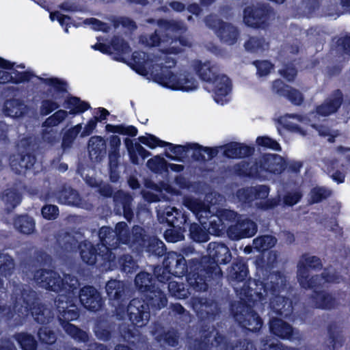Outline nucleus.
Returning a JSON list of instances; mask_svg holds the SVG:
<instances>
[{
  "mask_svg": "<svg viewBox=\"0 0 350 350\" xmlns=\"http://www.w3.org/2000/svg\"><path fill=\"white\" fill-rule=\"evenodd\" d=\"M286 276L280 271L270 272L262 280L249 278L240 290L243 299L230 305V312L239 327L252 333L260 331L263 321L253 309L258 304H269L275 314L290 317L293 311V301L280 295L286 288Z\"/></svg>",
  "mask_w": 350,
  "mask_h": 350,
  "instance_id": "nucleus-1",
  "label": "nucleus"
},
{
  "mask_svg": "<svg viewBox=\"0 0 350 350\" xmlns=\"http://www.w3.org/2000/svg\"><path fill=\"white\" fill-rule=\"evenodd\" d=\"M208 254L191 262V275L195 286L207 291L209 288L219 284L223 277L219 265H226L232 260L229 247L224 243L211 242L208 245Z\"/></svg>",
  "mask_w": 350,
  "mask_h": 350,
  "instance_id": "nucleus-2",
  "label": "nucleus"
},
{
  "mask_svg": "<svg viewBox=\"0 0 350 350\" xmlns=\"http://www.w3.org/2000/svg\"><path fill=\"white\" fill-rule=\"evenodd\" d=\"M116 230L120 241L129 244L131 248L139 255L145 252L149 256L161 257L166 253L165 243L155 236L147 235L144 229L139 226L133 227L131 235L124 221L118 222Z\"/></svg>",
  "mask_w": 350,
  "mask_h": 350,
  "instance_id": "nucleus-3",
  "label": "nucleus"
},
{
  "mask_svg": "<svg viewBox=\"0 0 350 350\" xmlns=\"http://www.w3.org/2000/svg\"><path fill=\"white\" fill-rule=\"evenodd\" d=\"M163 256L162 266L155 265L152 269L154 276L159 282L165 284L171 279L172 276L178 278L185 276L187 284L189 285L191 290L204 291L203 288L196 286L193 279L191 280V262L198 260V258L187 260L182 254L173 251L166 252Z\"/></svg>",
  "mask_w": 350,
  "mask_h": 350,
  "instance_id": "nucleus-4",
  "label": "nucleus"
},
{
  "mask_svg": "<svg viewBox=\"0 0 350 350\" xmlns=\"http://www.w3.org/2000/svg\"><path fill=\"white\" fill-rule=\"evenodd\" d=\"M77 297L61 294L55 299L57 318L65 332L79 342H87L89 335L85 332L70 323L79 317V310L76 305Z\"/></svg>",
  "mask_w": 350,
  "mask_h": 350,
  "instance_id": "nucleus-5",
  "label": "nucleus"
},
{
  "mask_svg": "<svg viewBox=\"0 0 350 350\" xmlns=\"http://www.w3.org/2000/svg\"><path fill=\"white\" fill-rule=\"evenodd\" d=\"M22 303L16 306L19 320L16 325H23L29 317L40 325H46L53 319V313L44 304L40 302L35 291L23 290L21 292Z\"/></svg>",
  "mask_w": 350,
  "mask_h": 350,
  "instance_id": "nucleus-6",
  "label": "nucleus"
},
{
  "mask_svg": "<svg viewBox=\"0 0 350 350\" xmlns=\"http://www.w3.org/2000/svg\"><path fill=\"white\" fill-rule=\"evenodd\" d=\"M107 232L109 233V228L102 227L99 230V238L104 247V250L98 252V249L91 242L85 241L79 245L80 256L82 261L90 266L96 265L98 267L105 266L110 262L112 252L111 249L107 246L108 244L107 239Z\"/></svg>",
  "mask_w": 350,
  "mask_h": 350,
  "instance_id": "nucleus-7",
  "label": "nucleus"
},
{
  "mask_svg": "<svg viewBox=\"0 0 350 350\" xmlns=\"http://www.w3.org/2000/svg\"><path fill=\"white\" fill-rule=\"evenodd\" d=\"M146 271H141L135 278L134 283L142 297L157 308H164L167 304L165 293L156 284L157 278Z\"/></svg>",
  "mask_w": 350,
  "mask_h": 350,
  "instance_id": "nucleus-8",
  "label": "nucleus"
},
{
  "mask_svg": "<svg viewBox=\"0 0 350 350\" xmlns=\"http://www.w3.org/2000/svg\"><path fill=\"white\" fill-rule=\"evenodd\" d=\"M297 267V278L302 288L308 290L321 286L319 275L310 276L309 273V269L319 271L323 268V263L320 258L304 254L301 256Z\"/></svg>",
  "mask_w": 350,
  "mask_h": 350,
  "instance_id": "nucleus-9",
  "label": "nucleus"
},
{
  "mask_svg": "<svg viewBox=\"0 0 350 350\" xmlns=\"http://www.w3.org/2000/svg\"><path fill=\"white\" fill-rule=\"evenodd\" d=\"M105 290L111 305L115 308L116 316L123 318L130 299L129 288L123 281L111 279L106 283Z\"/></svg>",
  "mask_w": 350,
  "mask_h": 350,
  "instance_id": "nucleus-10",
  "label": "nucleus"
},
{
  "mask_svg": "<svg viewBox=\"0 0 350 350\" xmlns=\"http://www.w3.org/2000/svg\"><path fill=\"white\" fill-rule=\"evenodd\" d=\"M150 309L153 311L161 308L154 307L144 297L133 298L127 302L125 314L134 327H143L148 323L150 317Z\"/></svg>",
  "mask_w": 350,
  "mask_h": 350,
  "instance_id": "nucleus-11",
  "label": "nucleus"
},
{
  "mask_svg": "<svg viewBox=\"0 0 350 350\" xmlns=\"http://www.w3.org/2000/svg\"><path fill=\"white\" fill-rule=\"evenodd\" d=\"M154 79L158 83L172 90L189 91L197 87L196 81L188 75H177L170 70H163L161 74L156 75Z\"/></svg>",
  "mask_w": 350,
  "mask_h": 350,
  "instance_id": "nucleus-12",
  "label": "nucleus"
},
{
  "mask_svg": "<svg viewBox=\"0 0 350 350\" xmlns=\"http://www.w3.org/2000/svg\"><path fill=\"white\" fill-rule=\"evenodd\" d=\"M33 277L40 286L55 293L64 291L68 285V282L53 270L44 269L37 270L35 271Z\"/></svg>",
  "mask_w": 350,
  "mask_h": 350,
  "instance_id": "nucleus-13",
  "label": "nucleus"
},
{
  "mask_svg": "<svg viewBox=\"0 0 350 350\" xmlns=\"http://www.w3.org/2000/svg\"><path fill=\"white\" fill-rule=\"evenodd\" d=\"M157 24L159 27V30H155L154 33L146 36H141L139 37V42L147 46H154L159 45L160 43L167 44L169 42L168 37L167 38H161L159 33L163 31H178L186 30L184 24L180 21H165L159 20Z\"/></svg>",
  "mask_w": 350,
  "mask_h": 350,
  "instance_id": "nucleus-14",
  "label": "nucleus"
},
{
  "mask_svg": "<svg viewBox=\"0 0 350 350\" xmlns=\"http://www.w3.org/2000/svg\"><path fill=\"white\" fill-rule=\"evenodd\" d=\"M269 14L270 10L263 5L248 6L244 10L243 21L250 27L264 29L268 25Z\"/></svg>",
  "mask_w": 350,
  "mask_h": 350,
  "instance_id": "nucleus-15",
  "label": "nucleus"
},
{
  "mask_svg": "<svg viewBox=\"0 0 350 350\" xmlns=\"http://www.w3.org/2000/svg\"><path fill=\"white\" fill-rule=\"evenodd\" d=\"M236 221L227 229V237L232 241L254 237L258 231V224L254 220H228Z\"/></svg>",
  "mask_w": 350,
  "mask_h": 350,
  "instance_id": "nucleus-16",
  "label": "nucleus"
},
{
  "mask_svg": "<svg viewBox=\"0 0 350 350\" xmlns=\"http://www.w3.org/2000/svg\"><path fill=\"white\" fill-rule=\"evenodd\" d=\"M191 305L197 315L203 319H215L221 312L216 301L202 297L192 298Z\"/></svg>",
  "mask_w": 350,
  "mask_h": 350,
  "instance_id": "nucleus-17",
  "label": "nucleus"
},
{
  "mask_svg": "<svg viewBox=\"0 0 350 350\" xmlns=\"http://www.w3.org/2000/svg\"><path fill=\"white\" fill-rule=\"evenodd\" d=\"M79 299L81 305L90 311H98L103 305L99 292L92 286L86 285L82 287L79 293Z\"/></svg>",
  "mask_w": 350,
  "mask_h": 350,
  "instance_id": "nucleus-18",
  "label": "nucleus"
},
{
  "mask_svg": "<svg viewBox=\"0 0 350 350\" xmlns=\"http://www.w3.org/2000/svg\"><path fill=\"white\" fill-rule=\"evenodd\" d=\"M316 288L311 289L312 293L310 297L315 308L331 310L339 306V301L331 293L325 290H317Z\"/></svg>",
  "mask_w": 350,
  "mask_h": 350,
  "instance_id": "nucleus-19",
  "label": "nucleus"
},
{
  "mask_svg": "<svg viewBox=\"0 0 350 350\" xmlns=\"http://www.w3.org/2000/svg\"><path fill=\"white\" fill-rule=\"evenodd\" d=\"M256 164L259 166L260 171L273 174L282 173L286 166L284 159L276 154H264Z\"/></svg>",
  "mask_w": 350,
  "mask_h": 350,
  "instance_id": "nucleus-20",
  "label": "nucleus"
},
{
  "mask_svg": "<svg viewBox=\"0 0 350 350\" xmlns=\"http://www.w3.org/2000/svg\"><path fill=\"white\" fill-rule=\"evenodd\" d=\"M327 340L330 350H336L341 348L346 338L343 334L342 324L336 321H330L326 326Z\"/></svg>",
  "mask_w": 350,
  "mask_h": 350,
  "instance_id": "nucleus-21",
  "label": "nucleus"
},
{
  "mask_svg": "<svg viewBox=\"0 0 350 350\" xmlns=\"http://www.w3.org/2000/svg\"><path fill=\"white\" fill-rule=\"evenodd\" d=\"M57 198L59 202L67 205L81 206L87 209L92 208V204L83 203L78 191L69 186H63L57 193Z\"/></svg>",
  "mask_w": 350,
  "mask_h": 350,
  "instance_id": "nucleus-22",
  "label": "nucleus"
},
{
  "mask_svg": "<svg viewBox=\"0 0 350 350\" xmlns=\"http://www.w3.org/2000/svg\"><path fill=\"white\" fill-rule=\"evenodd\" d=\"M269 327L270 333L279 338L289 340L295 338L293 327L281 319L276 317L271 319Z\"/></svg>",
  "mask_w": 350,
  "mask_h": 350,
  "instance_id": "nucleus-23",
  "label": "nucleus"
},
{
  "mask_svg": "<svg viewBox=\"0 0 350 350\" xmlns=\"http://www.w3.org/2000/svg\"><path fill=\"white\" fill-rule=\"evenodd\" d=\"M176 220H158L159 224L167 223L168 228L163 232V237L167 243H177L185 239L186 226L188 220L180 222L182 226L174 224ZM191 220H189L190 221Z\"/></svg>",
  "mask_w": 350,
  "mask_h": 350,
  "instance_id": "nucleus-24",
  "label": "nucleus"
},
{
  "mask_svg": "<svg viewBox=\"0 0 350 350\" xmlns=\"http://www.w3.org/2000/svg\"><path fill=\"white\" fill-rule=\"evenodd\" d=\"M343 100L342 94L336 90L334 94L317 107V113L323 116H327L336 112Z\"/></svg>",
  "mask_w": 350,
  "mask_h": 350,
  "instance_id": "nucleus-25",
  "label": "nucleus"
},
{
  "mask_svg": "<svg viewBox=\"0 0 350 350\" xmlns=\"http://www.w3.org/2000/svg\"><path fill=\"white\" fill-rule=\"evenodd\" d=\"M200 224L191 223L189 226V239L196 243H206L210 239V232L207 230L206 221L198 220Z\"/></svg>",
  "mask_w": 350,
  "mask_h": 350,
  "instance_id": "nucleus-26",
  "label": "nucleus"
},
{
  "mask_svg": "<svg viewBox=\"0 0 350 350\" xmlns=\"http://www.w3.org/2000/svg\"><path fill=\"white\" fill-rule=\"evenodd\" d=\"M10 160L12 170L16 174H21L34 165L36 157L30 154H20L12 156Z\"/></svg>",
  "mask_w": 350,
  "mask_h": 350,
  "instance_id": "nucleus-27",
  "label": "nucleus"
},
{
  "mask_svg": "<svg viewBox=\"0 0 350 350\" xmlns=\"http://www.w3.org/2000/svg\"><path fill=\"white\" fill-rule=\"evenodd\" d=\"M90 159L94 162H99L106 154V143L100 136L90 137L88 146Z\"/></svg>",
  "mask_w": 350,
  "mask_h": 350,
  "instance_id": "nucleus-28",
  "label": "nucleus"
},
{
  "mask_svg": "<svg viewBox=\"0 0 350 350\" xmlns=\"http://www.w3.org/2000/svg\"><path fill=\"white\" fill-rule=\"evenodd\" d=\"M113 200L116 206H122L123 215L125 219H132L133 212L131 204L133 198L131 194L122 190H118L113 193Z\"/></svg>",
  "mask_w": 350,
  "mask_h": 350,
  "instance_id": "nucleus-29",
  "label": "nucleus"
},
{
  "mask_svg": "<svg viewBox=\"0 0 350 350\" xmlns=\"http://www.w3.org/2000/svg\"><path fill=\"white\" fill-rule=\"evenodd\" d=\"M249 274L248 266L243 259H237L231 265L228 273V277L230 282H243L245 281Z\"/></svg>",
  "mask_w": 350,
  "mask_h": 350,
  "instance_id": "nucleus-30",
  "label": "nucleus"
},
{
  "mask_svg": "<svg viewBox=\"0 0 350 350\" xmlns=\"http://www.w3.org/2000/svg\"><path fill=\"white\" fill-rule=\"evenodd\" d=\"M184 204L190 209L198 219L211 217V211L208 206L197 198H187L184 200Z\"/></svg>",
  "mask_w": 350,
  "mask_h": 350,
  "instance_id": "nucleus-31",
  "label": "nucleus"
},
{
  "mask_svg": "<svg viewBox=\"0 0 350 350\" xmlns=\"http://www.w3.org/2000/svg\"><path fill=\"white\" fill-rule=\"evenodd\" d=\"M217 150L224 149V154L228 158L244 157L252 152V149L237 142H231L225 146L217 147Z\"/></svg>",
  "mask_w": 350,
  "mask_h": 350,
  "instance_id": "nucleus-32",
  "label": "nucleus"
},
{
  "mask_svg": "<svg viewBox=\"0 0 350 350\" xmlns=\"http://www.w3.org/2000/svg\"><path fill=\"white\" fill-rule=\"evenodd\" d=\"M217 35L224 43L232 45L237 42L239 38V31L230 23H223L217 31Z\"/></svg>",
  "mask_w": 350,
  "mask_h": 350,
  "instance_id": "nucleus-33",
  "label": "nucleus"
},
{
  "mask_svg": "<svg viewBox=\"0 0 350 350\" xmlns=\"http://www.w3.org/2000/svg\"><path fill=\"white\" fill-rule=\"evenodd\" d=\"M3 111L5 116L17 118L23 116L27 112V107L21 100L12 99L5 103Z\"/></svg>",
  "mask_w": 350,
  "mask_h": 350,
  "instance_id": "nucleus-34",
  "label": "nucleus"
},
{
  "mask_svg": "<svg viewBox=\"0 0 350 350\" xmlns=\"http://www.w3.org/2000/svg\"><path fill=\"white\" fill-rule=\"evenodd\" d=\"M167 284V288L170 295L177 299H186L192 292L193 293H202L203 291H196L191 290L189 285L187 288L186 284L183 282H178L176 281L167 282L165 284Z\"/></svg>",
  "mask_w": 350,
  "mask_h": 350,
  "instance_id": "nucleus-35",
  "label": "nucleus"
},
{
  "mask_svg": "<svg viewBox=\"0 0 350 350\" xmlns=\"http://www.w3.org/2000/svg\"><path fill=\"white\" fill-rule=\"evenodd\" d=\"M0 199L4 204V211L9 213L12 212L20 203L21 196L16 190L8 189L5 190L0 196Z\"/></svg>",
  "mask_w": 350,
  "mask_h": 350,
  "instance_id": "nucleus-36",
  "label": "nucleus"
},
{
  "mask_svg": "<svg viewBox=\"0 0 350 350\" xmlns=\"http://www.w3.org/2000/svg\"><path fill=\"white\" fill-rule=\"evenodd\" d=\"M189 148L193 149V158L199 161H210L218 154L217 148H210L202 147L198 144H189Z\"/></svg>",
  "mask_w": 350,
  "mask_h": 350,
  "instance_id": "nucleus-37",
  "label": "nucleus"
},
{
  "mask_svg": "<svg viewBox=\"0 0 350 350\" xmlns=\"http://www.w3.org/2000/svg\"><path fill=\"white\" fill-rule=\"evenodd\" d=\"M21 350H37L38 343L35 337L29 333L16 332L13 336Z\"/></svg>",
  "mask_w": 350,
  "mask_h": 350,
  "instance_id": "nucleus-38",
  "label": "nucleus"
},
{
  "mask_svg": "<svg viewBox=\"0 0 350 350\" xmlns=\"http://www.w3.org/2000/svg\"><path fill=\"white\" fill-rule=\"evenodd\" d=\"M212 332L204 330L199 338H194L189 345V350H211Z\"/></svg>",
  "mask_w": 350,
  "mask_h": 350,
  "instance_id": "nucleus-39",
  "label": "nucleus"
},
{
  "mask_svg": "<svg viewBox=\"0 0 350 350\" xmlns=\"http://www.w3.org/2000/svg\"><path fill=\"white\" fill-rule=\"evenodd\" d=\"M180 333L173 327L160 332L157 336L156 340L159 342H163L170 347H176L179 344Z\"/></svg>",
  "mask_w": 350,
  "mask_h": 350,
  "instance_id": "nucleus-40",
  "label": "nucleus"
},
{
  "mask_svg": "<svg viewBox=\"0 0 350 350\" xmlns=\"http://www.w3.org/2000/svg\"><path fill=\"white\" fill-rule=\"evenodd\" d=\"M118 267L126 274L135 273L139 269L137 261L129 254H124L118 256L117 260Z\"/></svg>",
  "mask_w": 350,
  "mask_h": 350,
  "instance_id": "nucleus-41",
  "label": "nucleus"
},
{
  "mask_svg": "<svg viewBox=\"0 0 350 350\" xmlns=\"http://www.w3.org/2000/svg\"><path fill=\"white\" fill-rule=\"evenodd\" d=\"M133 69L142 75H146L148 74L147 68L149 62H154V59H150L149 56L142 51L134 52L133 54Z\"/></svg>",
  "mask_w": 350,
  "mask_h": 350,
  "instance_id": "nucleus-42",
  "label": "nucleus"
},
{
  "mask_svg": "<svg viewBox=\"0 0 350 350\" xmlns=\"http://www.w3.org/2000/svg\"><path fill=\"white\" fill-rule=\"evenodd\" d=\"M277 243V239L273 235H262L253 240L254 248L258 252H265L273 247Z\"/></svg>",
  "mask_w": 350,
  "mask_h": 350,
  "instance_id": "nucleus-43",
  "label": "nucleus"
},
{
  "mask_svg": "<svg viewBox=\"0 0 350 350\" xmlns=\"http://www.w3.org/2000/svg\"><path fill=\"white\" fill-rule=\"evenodd\" d=\"M15 269L14 260L8 254H0V275L5 277H10Z\"/></svg>",
  "mask_w": 350,
  "mask_h": 350,
  "instance_id": "nucleus-44",
  "label": "nucleus"
},
{
  "mask_svg": "<svg viewBox=\"0 0 350 350\" xmlns=\"http://www.w3.org/2000/svg\"><path fill=\"white\" fill-rule=\"evenodd\" d=\"M225 350H257L254 341L247 338L238 339L225 344Z\"/></svg>",
  "mask_w": 350,
  "mask_h": 350,
  "instance_id": "nucleus-45",
  "label": "nucleus"
},
{
  "mask_svg": "<svg viewBox=\"0 0 350 350\" xmlns=\"http://www.w3.org/2000/svg\"><path fill=\"white\" fill-rule=\"evenodd\" d=\"M245 49L250 52H258L268 48V42L264 38L253 36L250 37L244 44Z\"/></svg>",
  "mask_w": 350,
  "mask_h": 350,
  "instance_id": "nucleus-46",
  "label": "nucleus"
},
{
  "mask_svg": "<svg viewBox=\"0 0 350 350\" xmlns=\"http://www.w3.org/2000/svg\"><path fill=\"white\" fill-rule=\"evenodd\" d=\"M38 337L41 343L48 345H53L57 340L55 333L48 327H40Z\"/></svg>",
  "mask_w": 350,
  "mask_h": 350,
  "instance_id": "nucleus-47",
  "label": "nucleus"
},
{
  "mask_svg": "<svg viewBox=\"0 0 350 350\" xmlns=\"http://www.w3.org/2000/svg\"><path fill=\"white\" fill-rule=\"evenodd\" d=\"M81 124H77L65 133L62 143V148L64 152L72 146L75 139L81 131Z\"/></svg>",
  "mask_w": 350,
  "mask_h": 350,
  "instance_id": "nucleus-48",
  "label": "nucleus"
},
{
  "mask_svg": "<svg viewBox=\"0 0 350 350\" xmlns=\"http://www.w3.org/2000/svg\"><path fill=\"white\" fill-rule=\"evenodd\" d=\"M215 94L217 96H226L230 90L231 85L228 77L222 75L217 77L215 81Z\"/></svg>",
  "mask_w": 350,
  "mask_h": 350,
  "instance_id": "nucleus-49",
  "label": "nucleus"
},
{
  "mask_svg": "<svg viewBox=\"0 0 350 350\" xmlns=\"http://www.w3.org/2000/svg\"><path fill=\"white\" fill-rule=\"evenodd\" d=\"M169 46L166 48L165 52L167 53H178L182 51V49L178 46V43L184 46H191V42L189 39L185 37H180L178 40H174L172 38H168Z\"/></svg>",
  "mask_w": 350,
  "mask_h": 350,
  "instance_id": "nucleus-50",
  "label": "nucleus"
},
{
  "mask_svg": "<svg viewBox=\"0 0 350 350\" xmlns=\"http://www.w3.org/2000/svg\"><path fill=\"white\" fill-rule=\"evenodd\" d=\"M199 77L204 81H211L215 79V68L211 67L209 62L200 64L196 68Z\"/></svg>",
  "mask_w": 350,
  "mask_h": 350,
  "instance_id": "nucleus-51",
  "label": "nucleus"
},
{
  "mask_svg": "<svg viewBox=\"0 0 350 350\" xmlns=\"http://www.w3.org/2000/svg\"><path fill=\"white\" fill-rule=\"evenodd\" d=\"M224 221L225 220H210L208 228H207V230L210 232V235L222 237L225 234H227L228 228Z\"/></svg>",
  "mask_w": 350,
  "mask_h": 350,
  "instance_id": "nucleus-52",
  "label": "nucleus"
},
{
  "mask_svg": "<svg viewBox=\"0 0 350 350\" xmlns=\"http://www.w3.org/2000/svg\"><path fill=\"white\" fill-rule=\"evenodd\" d=\"M109 46H111V50L116 54L127 53L130 51L128 43L119 36H113Z\"/></svg>",
  "mask_w": 350,
  "mask_h": 350,
  "instance_id": "nucleus-53",
  "label": "nucleus"
},
{
  "mask_svg": "<svg viewBox=\"0 0 350 350\" xmlns=\"http://www.w3.org/2000/svg\"><path fill=\"white\" fill-rule=\"evenodd\" d=\"M290 118L296 119L299 122H302L304 120L305 118L297 114H286L284 116H281L278 119V122L282 124L284 126L292 129V130H298L302 135H305V132L300 131L298 126L295 124L293 122L289 120Z\"/></svg>",
  "mask_w": 350,
  "mask_h": 350,
  "instance_id": "nucleus-54",
  "label": "nucleus"
},
{
  "mask_svg": "<svg viewBox=\"0 0 350 350\" xmlns=\"http://www.w3.org/2000/svg\"><path fill=\"white\" fill-rule=\"evenodd\" d=\"M332 194V191L323 187H314L310 191V201L312 203H318L327 199Z\"/></svg>",
  "mask_w": 350,
  "mask_h": 350,
  "instance_id": "nucleus-55",
  "label": "nucleus"
},
{
  "mask_svg": "<svg viewBox=\"0 0 350 350\" xmlns=\"http://www.w3.org/2000/svg\"><path fill=\"white\" fill-rule=\"evenodd\" d=\"M66 111L59 110L48 118L42 124V126L52 128L53 126H57L66 118Z\"/></svg>",
  "mask_w": 350,
  "mask_h": 350,
  "instance_id": "nucleus-56",
  "label": "nucleus"
},
{
  "mask_svg": "<svg viewBox=\"0 0 350 350\" xmlns=\"http://www.w3.org/2000/svg\"><path fill=\"white\" fill-rule=\"evenodd\" d=\"M286 95V98L293 105L299 106L304 101V96L299 90L290 87Z\"/></svg>",
  "mask_w": 350,
  "mask_h": 350,
  "instance_id": "nucleus-57",
  "label": "nucleus"
},
{
  "mask_svg": "<svg viewBox=\"0 0 350 350\" xmlns=\"http://www.w3.org/2000/svg\"><path fill=\"white\" fill-rule=\"evenodd\" d=\"M260 350H297L293 347H288L281 342L275 343L271 339H262Z\"/></svg>",
  "mask_w": 350,
  "mask_h": 350,
  "instance_id": "nucleus-58",
  "label": "nucleus"
},
{
  "mask_svg": "<svg viewBox=\"0 0 350 350\" xmlns=\"http://www.w3.org/2000/svg\"><path fill=\"white\" fill-rule=\"evenodd\" d=\"M14 224L18 226L19 231L25 234H30L35 230V220H13Z\"/></svg>",
  "mask_w": 350,
  "mask_h": 350,
  "instance_id": "nucleus-59",
  "label": "nucleus"
},
{
  "mask_svg": "<svg viewBox=\"0 0 350 350\" xmlns=\"http://www.w3.org/2000/svg\"><path fill=\"white\" fill-rule=\"evenodd\" d=\"M112 23L115 28H118L120 25H122L124 28H126L131 31H134L137 29L136 23L129 17H118L114 18L112 21Z\"/></svg>",
  "mask_w": 350,
  "mask_h": 350,
  "instance_id": "nucleus-60",
  "label": "nucleus"
},
{
  "mask_svg": "<svg viewBox=\"0 0 350 350\" xmlns=\"http://www.w3.org/2000/svg\"><path fill=\"white\" fill-rule=\"evenodd\" d=\"M147 166L152 171L158 172L166 167L167 162L163 158L159 156H155L148 161Z\"/></svg>",
  "mask_w": 350,
  "mask_h": 350,
  "instance_id": "nucleus-61",
  "label": "nucleus"
},
{
  "mask_svg": "<svg viewBox=\"0 0 350 350\" xmlns=\"http://www.w3.org/2000/svg\"><path fill=\"white\" fill-rule=\"evenodd\" d=\"M106 129L107 131L114 133H118L120 134L124 135H129L131 136H135L137 134V129L133 126H113L110 124H107L106 126Z\"/></svg>",
  "mask_w": 350,
  "mask_h": 350,
  "instance_id": "nucleus-62",
  "label": "nucleus"
},
{
  "mask_svg": "<svg viewBox=\"0 0 350 350\" xmlns=\"http://www.w3.org/2000/svg\"><path fill=\"white\" fill-rule=\"evenodd\" d=\"M302 197L299 191H288L282 198V203L286 206H293L297 204Z\"/></svg>",
  "mask_w": 350,
  "mask_h": 350,
  "instance_id": "nucleus-63",
  "label": "nucleus"
},
{
  "mask_svg": "<svg viewBox=\"0 0 350 350\" xmlns=\"http://www.w3.org/2000/svg\"><path fill=\"white\" fill-rule=\"evenodd\" d=\"M290 87V85L284 83L281 79H276L272 83L271 90L274 94L285 97Z\"/></svg>",
  "mask_w": 350,
  "mask_h": 350,
  "instance_id": "nucleus-64",
  "label": "nucleus"
}]
</instances>
